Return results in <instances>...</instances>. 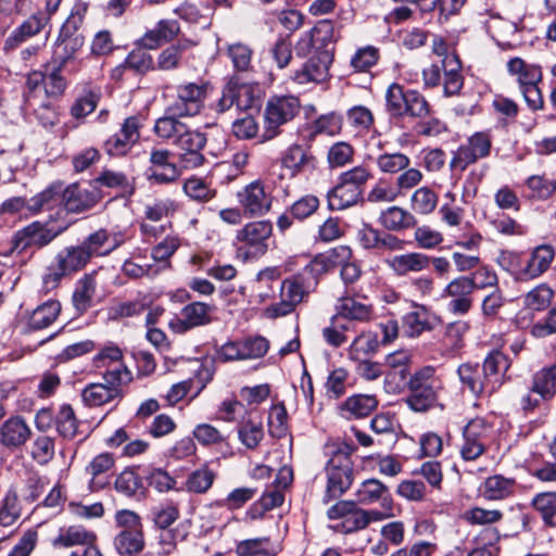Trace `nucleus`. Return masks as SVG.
<instances>
[{"label": "nucleus", "instance_id": "1", "mask_svg": "<svg viewBox=\"0 0 556 556\" xmlns=\"http://www.w3.org/2000/svg\"><path fill=\"white\" fill-rule=\"evenodd\" d=\"M103 382L90 383L81 392L83 401L90 407H98L122 396V386L132 380L128 368H113L103 372Z\"/></svg>", "mask_w": 556, "mask_h": 556}, {"label": "nucleus", "instance_id": "2", "mask_svg": "<svg viewBox=\"0 0 556 556\" xmlns=\"http://www.w3.org/2000/svg\"><path fill=\"white\" fill-rule=\"evenodd\" d=\"M273 225L268 220L245 224L236 233L237 256L249 261L263 256L268 250Z\"/></svg>", "mask_w": 556, "mask_h": 556}, {"label": "nucleus", "instance_id": "3", "mask_svg": "<svg viewBox=\"0 0 556 556\" xmlns=\"http://www.w3.org/2000/svg\"><path fill=\"white\" fill-rule=\"evenodd\" d=\"M476 290L475 277L460 275L445 285L441 292V299L446 301V308L451 314L465 316L473 307Z\"/></svg>", "mask_w": 556, "mask_h": 556}, {"label": "nucleus", "instance_id": "4", "mask_svg": "<svg viewBox=\"0 0 556 556\" xmlns=\"http://www.w3.org/2000/svg\"><path fill=\"white\" fill-rule=\"evenodd\" d=\"M300 101L293 96H274L266 104L264 118V140L273 139L279 132V127L292 121L300 112Z\"/></svg>", "mask_w": 556, "mask_h": 556}, {"label": "nucleus", "instance_id": "5", "mask_svg": "<svg viewBox=\"0 0 556 556\" xmlns=\"http://www.w3.org/2000/svg\"><path fill=\"white\" fill-rule=\"evenodd\" d=\"M432 53L441 58L443 68V90L446 97L457 94L464 85L460 73L462 64L454 52H448L447 43L442 37L434 36L431 43Z\"/></svg>", "mask_w": 556, "mask_h": 556}, {"label": "nucleus", "instance_id": "6", "mask_svg": "<svg viewBox=\"0 0 556 556\" xmlns=\"http://www.w3.org/2000/svg\"><path fill=\"white\" fill-rule=\"evenodd\" d=\"M84 42L85 38L80 34L71 33L68 25H64L54 43L50 65L73 73L77 72L79 70L77 58Z\"/></svg>", "mask_w": 556, "mask_h": 556}, {"label": "nucleus", "instance_id": "7", "mask_svg": "<svg viewBox=\"0 0 556 556\" xmlns=\"http://www.w3.org/2000/svg\"><path fill=\"white\" fill-rule=\"evenodd\" d=\"M90 261L88 260L81 244L71 245L61 250L54 258L50 268V274L45 278V282L58 283L63 277L71 276L80 271Z\"/></svg>", "mask_w": 556, "mask_h": 556}, {"label": "nucleus", "instance_id": "8", "mask_svg": "<svg viewBox=\"0 0 556 556\" xmlns=\"http://www.w3.org/2000/svg\"><path fill=\"white\" fill-rule=\"evenodd\" d=\"M205 93V84L187 83L180 85L177 88V98L167 106L166 112L174 116L197 115L203 106Z\"/></svg>", "mask_w": 556, "mask_h": 556}, {"label": "nucleus", "instance_id": "9", "mask_svg": "<svg viewBox=\"0 0 556 556\" xmlns=\"http://www.w3.org/2000/svg\"><path fill=\"white\" fill-rule=\"evenodd\" d=\"M489 431L486 422L480 418L470 420L464 427L463 443L459 447L464 460H476L486 451L490 441Z\"/></svg>", "mask_w": 556, "mask_h": 556}, {"label": "nucleus", "instance_id": "10", "mask_svg": "<svg viewBox=\"0 0 556 556\" xmlns=\"http://www.w3.org/2000/svg\"><path fill=\"white\" fill-rule=\"evenodd\" d=\"M213 307L202 302H193L184 306L179 315H175L168 323L169 328L176 333H185L195 327L211 323Z\"/></svg>", "mask_w": 556, "mask_h": 556}, {"label": "nucleus", "instance_id": "11", "mask_svg": "<svg viewBox=\"0 0 556 556\" xmlns=\"http://www.w3.org/2000/svg\"><path fill=\"white\" fill-rule=\"evenodd\" d=\"M410 353L407 351H396L386 356V366L389 371L384 376V389L388 393H399L406 383L409 374Z\"/></svg>", "mask_w": 556, "mask_h": 556}, {"label": "nucleus", "instance_id": "12", "mask_svg": "<svg viewBox=\"0 0 556 556\" xmlns=\"http://www.w3.org/2000/svg\"><path fill=\"white\" fill-rule=\"evenodd\" d=\"M305 294L306 290L301 276L286 279L281 285V301L269 306L266 309V314L274 318L285 316L291 313L294 307L302 302Z\"/></svg>", "mask_w": 556, "mask_h": 556}, {"label": "nucleus", "instance_id": "13", "mask_svg": "<svg viewBox=\"0 0 556 556\" xmlns=\"http://www.w3.org/2000/svg\"><path fill=\"white\" fill-rule=\"evenodd\" d=\"M490 148L491 139L488 134H475L470 137L467 147H462L457 150L456 154L451 160V168L458 172L465 170L468 164L489 154Z\"/></svg>", "mask_w": 556, "mask_h": 556}, {"label": "nucleus", "instance_id": "14", "mask_svg": "<svg viewBox=\"0 0 556 556\" xmlns=\"http://www.w3.org/2000/svg\"><path fill=\"white\" fill-rule=\"evenodd\" d=\"M61 311V303L56 300H48L41 303L25 315L23 331L28 333L49 328L59 318Z\"/></svg>", "mask_w": 556, "mask_h": 556}, {"label": "nucleus", "instance_id": "15", "mask_svg": "<svg viewBox=\"0 0 556 556\" xmlns=\"http://www.w3.org/2000/svg\"><path fill=\"white\" fill-rule=\"evenodd\" d=\"M555 257V250L548 244H542L534 248L526 264L519 268L517 280L528 281L535 279L544 274Z\"/></svg>", "mask_w": 556, "mask_h": 556}, {"label": "nucleus", "instance_id": "16", "mask_svg": "<svg viewBox=\"0 0 556 556\" xmlns=\"http://www.w3.org/2000/svg\"><path fill=\"white\" fill-rule=\"evenodd\" d=\"M363 176L345 179L337 185L328 194V203L331 210H344L354 205L362 194Z\"/></svg>", "mask_w": 556, "mask_h": 556}, {"label": "nucleus", "instance_id": "17", "mask_svg": "<svg viewBox=\"0 0 556 556\" xmlns=\"http://www.w3.org/2000/svg\"><path fill=\"white\" fill-rule=\"evenodd\" d=\"M332 58L327 51H320L312 56L301 70L293 75V80L298 84L321 83L329 75V66Z\"/></svg>", "mask_w": 556, "mask_h": 556}, {"label": "nucleus", "instance_id": "18", "mask_svg": "<svg viewBox=\"0 0 556 556\" xmlns=\"http://www.w3.org/2000/svg\"><path fill=\"white\" fill-rule=\"evenodd\" d=\"M238 201L247 216L262 215L270 207V199L260 181H254L238 192Z\"/></svg>", "mask_w": 556, "mask_h": 556}, {"label": "nucleus", "instance_id": "19", "mask_svg": "<svg viewBox=\"0 0 556 556\" xmlns=\"http://www.w3.org/2000/svg\"><path fill=\"white\" fill-rule=\"evenodd\" d=\"M352 256V250L346 245H338L316 255L304 268L314 277L321 276L337 268L343 261Z\"/></svg>", "mask_w": 556, "mask_h": 556}, {"label": "nucleus", "instance_id": "20", "mask_svg": "<svg viewBox=\"0 0 556 556\" xmlns=\"http://www.w3.org/2000/svg\"><path fill=\"white\" fill-rule=\"evenodd\" d=\"M388 267L396 276H407L424 271L430 266V256L420 252L393 255L386 260Z\"/></svg>", "mask_w": 556, "mask_h": 556}, {"label": "nucleus", "instance_id": "21", "mask_svg": "<svg viewBox=\"0 0 556 556\" xmlns=\"http://www.w3.org/2000/svg\"><path fill=\"white\" fill-rule=\"evenodd\" d=\"M458 378L464 388H466L473 396L491 395L493 390H489V382L483 377L482 368L479 365L470 363L462 364L457 369Z\"/></svg>", "mask_w": 556, "mask_h": 556}, {"label": "nucleus", "instance_id": "22", "mask_svg": "<svg viewBox=\"0 0 556 556\" xmlns=\"http://www.w3.org/2000/svg\"><path fill=\"white\" fill-rule=\"evenodd\" d=\"M316 157L301 146H291L281 156V166L292 173H312L317 170Z\"/></svg>", "mask_w": 556, "mask_h": 556}, {"label": "nucleus", "instance_id": "23", "mask_svg": "<svg viewBox=\"0 0 556 556\" xmlns=\"http://www.w3.org/2000/svg\"><path fill=\"white\" fill-rule=\"evenodd\" d=\"M122 241L116 236H111L106 230L100 229L88 236L81 247L90 261L92 257L110 254L121 245Z\"/></svg>", "mask_w": 556, "mask_h": 556}, {"label": "nucleus", "instance_id": "24", "mask_svg": "<svg viewBox=\"0 0 556 556\" xmlns=\"http://www.w3.org/2000/svg\"><path fill=\"white\" fill-rule=\"evenodd\" d=\"M293 480V471L291 467L282 466L276 476L275 482L269 486L261 498L264 509L269 510L280 506L283 503V490L290 485Z\"/></svg>", "mask_w": 556, "mask_h": 556}, {"label": "nucleus", "instance_id": "25", "mask_svg": "<svg viewBox=\"0 0 556 556\" xmlns=\"http://www.w3.org/2000/svg\"><path fill=\"white\" fill-rule=\"evenodd\" d=\"M115 457L112 453L102 452L96 455L86 466L85 472L90 477L92 489H102L106 485V475L114 468Z\"/></svg>", "mask_w": 556, "mask_h": 556}, {"label": "nucleus", "instance_id": "26", "mask_svg": "<svg viewBox=\"0 0 556 556\" xmlns=\"http://www.w3.org/2000/svg\"><path fill=\"white\" fill-rule=\"evenodd\" d=\"M174 12L188 23L208 26L214 14V7L208 2L187 0L180 3Z\"/></svg>", "mask_w": 556, "mask_h": 556}, {"label": "nucleus", "instance_id": "27", "mask_svg": "<svg viewBox=\"0 0 556 556\" xmlns=\"http://www.w3.org/2000/svg\"><path fill=\"white\" fill-rule=\"evenodd\" d=\"M326 494L329 498L340 497L353 482V470L349 465L336 466L332 463L327 467Z\"/></svg>", "mask_w": 556, "mask_h": 556}, {"label": "nucleus", "instance_id": "28", "mask_svg": "<svg viewBox=\"0 0 556 556\" xmlns=\"http://www.w3.org/2000/svg\"><path fill=\"white\" fill-rule=\"evenodd\" d=\"M97 535L93 531L86 529L79 525H73L61 528L58 536L53 540V545L56 547H74L86 546L96 543Z\"/></svg>", "mask_w": 556, "mask_h": 556}, {"label": "nucleus", "instance_id": "29", "mask_svg": "<svg viewBox=\"0 0 556 556\" xmlns=\"http://www.w3.org/2000/svg\"><path fill=\"white\" fill-rule=\"evenodd\" d=\"M195 46L190 39L179 40L162 50L157 55L155 70L170 72L177 70L184 59V54Z\"/></svg>", "mask_w": 556, "mask_h": 556}, {"label": "nucleus", "instance_id": "30", "mask_svg": "<svg viewBox=\"0 0 556 556\" xmlns=\"http://www.w3.org/2000/svg\"><path fill=\"white\" fill-rule=\"evenodd\" d=\"M334 309L338 316L361 323L370 320L372 315L370 305L357 301L350 294L340 296L334 305Z\"/></svg>", "mask_w": 556, "mask_h": 556}, {"label": "nucleus", "instance_id": "31", "mask_svg": "<svg viewBox=\"0 0 556 556\" xmlns=\"http://www.w3.org/2000/svg\"><path fill=\"white\" fill-rule=\"evenodd\" d=\"M414 311L403 316V328L406 336L417 338L426 331L432 330L431 314L425 305L414 303Z\"/></svg>", "mask_w": 556, "mask_h": 556}, {"label": "nucleus", "instance_id": "32", "mask_svg": "<svg viewBox=\"0 0 556 556\" xmlns=\"http://www.w3.org/2000/svg\"><path fill=\"white\" fill-rule=\"evenodd\" d=\"M508 367V359L503 353L495 351L486 356L482 365V371L483 377L489 382V390L495 392L502 386L503 377Z\"/></svg>", "mask_w": 556, "mask_h": 556}, {"label": "nucleus", "instance_id": "33", "mask_svg": "<svg viewBox=\"0 0 556 556\" xmlns=\"http://www.w3.org/2000/svg\"><path fill=\"white\" fill-rule=\"evenodd\" d=\"M378 406V400L370 394H355L348 397L341 405L345 418H364L370 415Z\"/></svg>", "mask_w": 556, "mask_h": 556}, {"label": "nucleus", "instance_id": "34", "mask_svg": "<svg viewBox=\"0 0 556 556\" xmlns=\"http://www.w3.org/2000/svg\"><path fill=\"white\" fill-rule=\"evenodd\" d=\"M412 394L407 397L408 406L415 412L427 410L437 401V386L430 383H416L409 381Z\"/></svg>", "mask_w": 556, "mask_h": 556}, {"label": "nucleus", "instance_id": "35", "mask_svg": "<svg viewBox=\"0 0 556 556\" xmlns=\"http://www.w3.org/2000/svg\"><path fill=\"white\" fill-rule=\"evenodd\" d=\"M97 199L92 192L78 185L68 186L63 192L64 206L68 212L79 213L90 208Z\"/></svg>", "mask_w": 556, "mask_h": 556}, {"label": "nucleus", "instance_id": "36", "mask_svg": "<svg viewBox=\"0 0 556 556\" xmlns=\"http://www.w3.org/2000/svg\"><path fill=\"white\" fill-rule=\"evenodd\" d=\"M355 496L356 502L361 505L382 503L386 498H392L388 486L378 479H368L362 482L356 490Z\"/></svg>", "mask_w": 556, "mask_h": 556}, {"label": "nucleus", "instance_id": "37", "mask_svg": "<svg viewBox=\"0 0 556 556\" xmlns=\"http://www.w3.org/2000/svg\"><path fill=\"white\" fill-rule=\"evenodd\" d=\"M507 71L511 76L516 77L519 88L542 80L541 68L534 64L527 63L520 58L510 59L507 62Z\"/></svg>", "mask_w": 556, "mask_h": 556}, {"label": "nucleus", "instance_id": "38", "mask_svg": "<svg viewBox=\"0 0 556 556\" xmlns=\"http://www.w3.org/2000/svg\"><path fill=\"white\" fill-rule=\"evenodd\" d=\"M30 435L26 422L18 418H10L1 427V441L7 446L16 447L24 444Z\"/></svg>", "mask_w": 556, "mask_h": 556}, {"label": "nucleus", "instance_id": "39", "mask_svg": "<svg viewBox=\"0 0 556 556\" xmlns=\"http://www.w3.org/2000/svg\"><path fill=\"white\" fill-rule=\"evenodd\" d=\"M380 342L377 333L364 331L359 333L349 348V357L352 361L368 358L377 353Z\"/></svg>", "mask_w": 556, "mask_h": 556}, {"label": "nucleus", "instance_id": "40", "mask_svg": "<svg viewBox=\"0 0 556 556\" xmlns=\"http://www.w3.org/2000/svg\"><path fill=\"white\" fill-rule=\"evenodd\" d=\"M343 119L342 116L337 113H328L320 115L318 118L313 121L307 127L308 140L313 141L318 135H327L333 137L340 134L342 129Z\"/></svg>", "mask_w": 556, "mask_h": 556}, {"label": "nucleus", "instance_id": "41", "mask_svg": "<svg viewBox=\"0 0 556 556\" xmlns=\"http://www.w3.org/2000/svg\"><path fill=\"white\" fill-rule=\"evenodd\" d=\"M531 392L542 400H551L556 393V363L533 376Z\"/></svg>", "mask_w": 556, "mask_h": 556}, {"label": "nucleus", "instance_id": "42", "mask_svg": "<svg viewBox=\"0 0 556 556\" xmlns=\"http://www.w3.org/2000/svg\"><path fill=\"white\" fill-rule=\"evenodd\" d=\"M24 100L28 109H36L46 99L45 74L40 71H34L28 74L25 83Z\"/></svg>", "mask_w": 556, "mask_h": 556}, {"label": "nucleus", "instance_id": "43", "mask_svg": "<svg viewBox=\"0 0 556 556\" xmlns=\"http://www.w3.org/2000/svg\"><path fill=\"white\" fill-rule=\"evenodd\" d=\"M231 90L233 91V98L236 100V108L238 110H249L254 106H257L260 97H261V88L257 84H229Z\"/></svg>", "mask_w": 556, "mask_h": 556}, {"label": "nucleus", "instance_id": "44", "mask_svg": "<svg viewBox=\"0 0 556 556\" xmlns=\"http://www.w3.org/2000/svg\"><path fill=\"white\" fill-rule=\"evenodd\" d=\"M55 427L59 435L64 440H73L77 435L79 421L71 405L64 404L60 407L55 416Z\"/></svg>", "mask_w": 556, "mask_h": 556}, {"label": "nucleus", "instance_id": "45", "mask_svg": "<svg viewBox=\"0 0 556 556\" xmlns=\"http://www.w3.org/2000/svg\"><path fill=\"white\" fill-rule=\"evenodd\" d=\"M380 222L389 230H401L416 225L415 217L399 206H392L382 212Z\"/></svg>", "mask_w": 556, "mask_h": 556}, {"label": "nucleus", "instance_id": "46", "mask_svg": "<svg viewBox=\"0 0 556 556\" xmlns=\"http://www.w3.org/2000/svg\"><path fill=\"white\" fill-rule=\"evenodd\" d=\"M515 481L503 476L489 477L482 486V494L485 498L496 501L503 500L513 493Z\"/></svg>", "mask_w": 556, "mask_h": 556}, {"label": "nucleus", "instance_id": "47", "mask_svg": "<svg viewBox=\"0 0 556 556\" xmlns=\"http://www.w3.org/2000/svg\"><path fill=\"white\" fill-rule=\"evenodd\" d=\"M114 546L121 555H132L143 548L141 530L121 531L114 539Z\"/></svg>", "mask_w": 556, "mask_h": 556}, {"label": "nucleus", "instance_id": "48", "mask_svg": "<svg viewBox=\"0 0 556 556\" xmlns=\"http://www.w3.org/2000/svg\"><path fill=\"white\" fill-rule=\"evenodd\" d=\"M45 24V18L39 15L29 16L20 27H17L5 40V46L14 48L26 38L38 34Z\"/></svg>", "mask_w": 556, "mask_h": 556}, {"label": "nucleus", "instance_id": "49", "mask_svg": "<svg viewBox=\"0 0 556 556\" xmlns=\"http://www.w3.org/2000/svg\"><path fill=\"white\" fill-rule=\"evenodd\" d=\"M238 437L245 447L255 448L264 437L262 422L252 418L243 420L238 427Z\"/></svg>", "mask_w": 556, "mask_h": 556}, {"label": "nucleus", "instance_id": "50", "mask_svg": "<svg viewBox=\"0 0 556 556\" xmlns=\"http://www.w3.org/2000/svg\"><path fill=\"white\" fill-rule=\"evenodd\" d=\"M96 291V280L92 275H87L79 281L78 288L73 294V303L79 313L86 312L90 305Z\"/></svg>", "mask_w": 556, "mask_h": 556}, {"label": "nucleus", "instance_id": "51", "mask_svg": "<svg viewBox=\"0 0 556 556\" xmlns=\"http://www.w3.org/2000/svg\"><path fill=\"white\" fill-rule=\"evenodd\" d=\"M215 472L207 466L192 471L186 480V489L192 493H205L213 484Z\"/></svg>", "mask_w": 556, "mask_h": 556}, {"label": "nucleus", "instance_id": "52", "mask_svg": "<svg viewBox=\"0 0 556 556\" xmlns=\"http://www.w3.org/2000/svg\"><path fill=\"white\" fill-rule=\"evenodd\" d=\"M532 505L546 525L556 526V492L538 494L532 500Z\"/></svg>", "mask_w": 556, "mask_h": 556}, {"label": "nucleus", "instance_id": "53", "mask_svg": "<svg viewBox=\"0 0 556 556\" xmlns=\"http://www.w3.org/2000/svg\"><path fill=\"white\" fill-rule=\"evenodd\" d=\"M407 91L396 83L391 84L386 91L387 111L395 117L405 115Z\"/></svg>", "mask_w": 556, "mask_h": 556}, {"label": "nucleus", "instance_id": "54", "mask_svg": "<svg viewBox=\"0 0 556 556\" xmlns=\"http://www.w3.org/2000/svg\"><path fill=\"white\" fill-rule=\"evenodd\" d=\"M553 295V290L548 286L542 283L526 294L523 303L529 309L543 311L551 304Z\"/></svg>", "mask_w": 556, "mask_h": 556}, {"label": "nucleus", "instance_id": "55", "mask_svg": "<svg viewBox=\"0 0 556 556\" xmlns=\"http://www.w3.org/2000/svg\"><path fill=\"white\" fill-rule=\"evenodd\" d=\"M94 363L98 368L105 367L106 370L121 367L127 368L123 363V352L115 344H109L102 348L94 356Z\"/></svg>", "mask_w": 556, "mask_h": 556}, {"label": "nucleus", "instance_id": "56", "mask_svg": "<svg viewBox=\"0 0 556 556\" xmlns=\"http://www.w3.org/2000/svg\"><path fill=\"white\" fill-rule=\"evenodd\" d=\"M49 73L45 74V92L46 99L49 101L50 98H56L63 94L66 88V80L62 76L64 68H59L55 65H48Z\"/></svg>", "mask_w": 556, "mask_h": 556}, {"label": "nucleus", "instance_id": "57", "mask_svg": "<svg viewBox=\"0 0 556 556\" xmlns=\"http://www.w3.org/2000/svg\"><path fill=\"white\" fill-rule=\"evenodd\" d=\"M379 56V50L374 46L359 48L351 59V66L356 72H367L377 64Z\"/></svg>", "mask_w": 556, "mask_h": 556}, {"label": "nucleus", "instance_id": "58", "mask_svg": "<svg viewBox=\"0 0 556 556\" xmlns=\"http://www.w3.org/2000/svg\"><path fill=\"white\" fill-rule=\"evenodd\" d=\"M238 556H274L270 552L268 539H251L238 543L236 547Z\"/></svg>", "mask_w": 556, "mask_h": 556}, {"label": "nucleus", "instance_id": "59", "mask_svg": "<svg viewBox=\"0 0 556 556\" xmlns=\"http://www.w3.org/2000/svg\"><path fill=\"white\" fill-rule=\"evenodd\" d=\"M503 517L502 511L497 509H484L480 507H473L466 510L463 515L465 521L470 525H491L500 521Z\"/></svg>", "mask_w": 556, "mask_h": 556}, {"label": "nucleus", "instance_id": "60", "mask_svg": "<svg viewBox=\"0 0 556 556\" xmlns=\"http://www.w3.org/2000/svg\"><path fill=\"white\" fill-rule=\"evenodd\" d=\"M354 150L351 144L344 141L336 142L328 151V163L334 169L349 164L352 161Z\"/></svg>", "mask_w": 556, "mask_h": 556}, {"label": "nucleus", "instance_id": "61", "mask_svg": "<svg viewBox=\"0 0 556 556\" xmlns=\"http://www.w3.org/2000/svg\"><path fill=\"white\" fill-rule=\"evenodd\" d=\"M176 117L177 116L169 114V116L159 118L154 125L155 134L162 139H173L175 142L179 131L181 132L184 130L185 125Z\"/></svg>", "mask_w": 556, "mask_h": 556}, {"label": "nucleus", "instance_id": "62", "mask_svg": "<svg viewBox=\"0 0 556 556\" xmlns=\"http://www.w3.org/2000/svg\"><path fill=\"white\" fill-rule=\"evenodd\" d=\"M33 458L41 464H48L54 456V440L48 435L37 437L31 444Z\"/></svg>", "mask_w": 556, "mask_h": 556}, {"label": "nucleus", "instance_id": "63", "mask_svg": "<svg viewBox=\"0 0 556 556\" xmlns=\"http://www.w3.org/2000/svg\"><path fill=\"white\" fill-rule=\"evenodd\" d=\"M203 134L190 129L186 124L184 130L177 136L175 144L185 151H200L205 146Z\"/></svg>", "mask_w": 556, "mask_h": 556}, {"label": "nucleus", "instance_id": "64", "mask_svg": "<svg viewBox=\"0 0 556 556\" xmlns=\"http://www.w3.org/2000/svg\"><path fill=\"white\" fill-rule=\"evenodd\" d=\"M527 186L531 191V197L545 199L556 190V180L548 176H529Z\"/></svg>", "mask_w": 556, "mask_h": 556}]
</instances>
